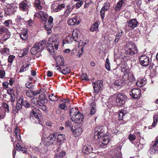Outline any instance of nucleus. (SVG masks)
Segmentation results:
<instances>
[{
    "mask_svg": "<svg viewBox=\"0 0 158 158\" xmlns=\"http://www.w3.org/2000/svg\"><path fill=\"white\" fill-rule=\"evenodd\" d=\"M34 6L35 8L39 10V11L36 12L35 15V17H37L40 19L42 21H45L47 20L48 15L46 10L44 8H42L40 5V0H35Z\"/></svg>",
    "mask_w": 158,
    "mask_h": 158,
    "instance_id": "obj_1",
    "label": "nucleus"
},
{
    "mask_svg": "<svg viewBox=\"0 0 158 158\" xmlns=\"http://www.w3.org/2000/svg\"><path fill=\"white\" fill-rule=\"evenodd\" d=\"M70 115L72 122L75 123H81L84 119L83 115L76 108L70 109Z\"/></svg>",
    "mask_w": 158,
    "mask_h": 158,
    "instance_id": "obj_2",
    "label": "nucleus"
},
{
    "mask_svg": "<svg viewBox=\"0 0 158 158\" xmlns=\"http://www.w3.org/2000/svg\"><path fill=\"white\" fill-rule=\"evenodd\" d=\"M59 44V41L56 39L55 36L52 35L49 39L46 48L50 52H54L53 46L55 49L57 50Z\"/></svg>",
    "mask_w": 158,
    "mask_h": 158,
    "instance_id": "obj_3",
    "label": "nucleus"
},
{
    "mask_svg": "<svg viewBox=\"0 0 158 158\" xmlns=\"http://www.w3.org/2000/svg\"><path fill=\"white\" fill-rule=\"evenodd\" d=\"M134 81L135 78L133 76L127 77V75H124L123 76V80L120 78L116 80L114 82V84L118 86L121 85L123 83L125 85H129V83H131Z\"/></svg>",
    "mask_w": 158,
    "mask_h": 158,
    "instance_id": "obj_4",
    "label": "nucleus"
},
{
    "mask_svg": "<svg viewBox=\"0 0 158 158\" xmlns=\"http://www.w3.org/2000/svg\"><path fill=\"white\" fill-rule=\"evenodd\" d=\"M46 43L45 40H43L40 41L37 44H35L34 46L31 50V54L33 55H35L43 50L45 46L46 45Z\"/></svg>",
    "mask_w": 158,
    "mask_h": 158,
    "instance_id": "obj_5",
    "label": "nucleus"
},
{
    "mask_svg": "<svg viewBox=\"0 0 158 158\" xmlns=\"http://www.w3.org/2000/svg\"><path fill=\"white\" fill-rule=\"evenodd\" d=\"M125 50L130 55H133L138 52L137 49L135 44L132 42H129L125 47Z\"/></svg>",
    "mask_w": 158,
    "mask_h": 158,
    "instance_id": "obj_6",
    "label": "nucleus"
},
{
    "mask_svg": "<svg viewBox=\"0 0 158 158\" xmlns=\"http://www.w3.org/2000/svg\"><path fill=\"white\" fill-rule=\"evenodd\" d=\"M56 136L54 134H51L45 138L43 143L45 145L49 146L52 144L55 141Z\"/></svg>",
    "mask_w": 158,
    "mask_h": 158,
    "instance_id": "obj_7",
    "label": "nucleus"
},
{
    "mask_svg": "<svg viewBox=\"0 0 158 158\" xmlns=\"http://www.w3.org/2000/svg\"><path fill=\"white\" fill-rule=\"evenodd\" d=\"M60 1H57L54 2L52 6V9L54 12H57L64 8V4L60 3Z\"/></svg>",
    "mask_w": 158,
    "mask_h": 158,
    "instance_id": "obj_8",
    "label": "nucleus"
},
{
    "mask_svg": "<svg viewBox=\"0 0 158 158\" xmlns=\"http://www.w3.org/2000/svg\"><path fill=\"white\" fill-rule=\"evenodd\" d=\"M104 128L103 127H98L94 129V137L95 139H99L104 135Z\"/></svg>",
    "mask_w": 158,
    "mask_h": 158,
    "instance_id": "obj_9",
    "label": "nucleus"
},
{
    "mask_svg": "<svg viewBox=\"0 0 158 158\" xmlns=\"http://www.w3.org/2000/svg\"><path fill=\"white\" fill-rule=\"evenodd\" d=\"M45 97L43 94L40 95L38 98H34L31 100L34 104L41 106V104L44 103Z\"/></svg>",
    "mask_w": 158,
    "mask_h": 158,
    "instance_id": "obj_10",
    "label": "nucleus"
},
{
    "mask_svg": "<svg viewBox=\"0 0 158 158\" xmlns=\"http://www.w3.org/2000/svg\"><path fill=\"white\" fill-rule=\"evenodd\" d=\"M103 81L99 80L95 82H92L94 92L96 93H98L100 89L103 88Z\"/></svg>",
    "mask_w": 158,
    "mask_h": 158,
    "instance_id": "obj_11",
    "label": "nucleus"
},
{
    "mask_svg": "<svg viewBox=\"0 0 158 158\" xmlns=\"http://www.w3.org/2000/svg\"><path fill=\"white\" fill-rule=\"evenodd\" d=\"M30 120L34 123L39 124L40 122V120L37 114L34 110H32L30 113Z\"/></svg>",
    "mask_w": 158,
    "mask_h": 158,
    "instance_id": "obj_12",
    "label": "nucleus"
},
{
    "mask_svg": "<svg viewBox=\"0 0 158 158\" xmlns=\"http://www.w3.org/2000/svg\"><path fill=\"white\" fill-rule=\"evenodd\" d=\"M139 60L140 64L143 66H147L150 63L149 58L146 55H144L140 56Z\"/></svg>",
    "mask_w": 158,
    "mask_h": 158,
    "instance_id": "obj_13",
    "label": "nucleus"
},
{
    "mask_svg": "<svg viewBox=\"0 0 158 158\" xmlns=\"http://www.w3.org/2000/svg\"><path fill=\"white\" fill-rule=\"evenodd\" d=\"M152 146L149 150L151 154L158 153V137H157L155 142H152Z\"/></svg>",
    "mask_w": 158,
    "mask_h": 158,
    "instance_id": "obj_14",
    "label": "nucleus"
},
{
    "mask_svg": "<svg viewBox=\"0 0 158 158\" xmlns=\"http://www.w3.org/2000/svg\"><path fill=\"white\" fill-rule=\"evenodd\" d=\"M126 96L124 94L119 93L117 95L116 101L117 103H119L120 106L124 104L126 99Z\"/></svg>",
    "mask_w": 158,
    "mask_h": 158,
    "instance_id": "obj_15",
    "label": "nucleus"
},
{
    "mask_svg": "<svg viewBox=\"0 0 158 158\" xmlns=\"http://www.w3.org/2000/svg\"><path fill=\"white\" fill-rule=\"evenodd\" d=\"M141 91L138 88L132 89L129 92V94L134 98H137L140 96Z\"/></svg>",
    "mask_w": 158,
    "mask_h": 158,
    "instance_id": "obj_16",
    "label": "nucleus"
},
{
    "mask_svg": "<svg viewBox=\"0 0 158 158\" xmlns=\"http://www.w3.org/2000/svg\"><path fill=\"white\" fill-rule=\"evenodd\" d=\"M129 27L131 29H134L138 25V22L135 19H131L127 22Z\"/></svg>",
    "mask_w": 158,
    "mask_h": 158,
    "instance_id": "obj_17",
    "label": "nucleus"
},
{
    "mask_svg": "<svg viewBox=\"0 0 158 158\" xmlns=\"http://www.w3.org/2000/svg\"><path fill=\"white\" fill-rule=\"evenodd\" d=\"M22 40L26 41L28 37V30L26 28L23 29L19 34Z\"/></svg>",
    "mask_w": 158,
    "mask_h": 158,
    "instance_id": "obj_18",
    "label": "nucleus"
},
{
    "mask_svg": "<svg viewBox=\"0 0 158 158\" xmlns=\"http://www.w3.org/2000/svg\"><path fill=\"white\" fill-rule=\"evenodd\" d=\"M19 6L20 10L23 11L27 10L29 6L28 2L26 0H24L21 2Z\"/></svg>",
    "mask_w": 158,
    "mask_h": 158,
    "instance_id": "obj_19",
    "label": "nucleus"
},
{
    "mask_svg": "<svg viewBox=\"0 0 158 158\" xmlns=\"http://www.w3.org/2000/svg\"><path fill=\"white\" fill-rule=\"evenodd\" d=\"M145 144V142L143 138L140 139L139 140V142L136 143H134L136 147L138 148L139 149H143L144 148Z\"/></svg>",
    "mask_w": 158,
    "mask_h": 158,
    "instance_id": "obj_20",
    "label": "nucleus"
},
{
    "mask_svg": "<svg viewBox=\"0 0 158 158\" xmlns=\"http://www.w3.org/2000/svg\"><path fill=\"white\" fill-rule=\"evenodd\" d=\"M79 23V20L75 17L69 19L68 22L69 25L72 26L77 25Z\"/></svg>",
    "mask_w": 158,
    "mask_h": 158,
    "instance_id": "obj_21",
    "label": "nucleus"
},
{
    "mask_svg": "<svg viewBox=\"0 0 158 158\" xmlns=\"http://www.w3.org/2000/svg\"><path fill=\"white\" fill-rule=\"evenodd\" d=\"M92 150L93 148L90 146L86 144L83 147L82 151L85 154H88L89 153L92 152Z\"/></svg>",
    "mask_w": 158,
    "mask_h": 158,
    "instance_id": "obj_22",
    "label": "nucleus"
},
{
    "mask_svg": "<svg viewBox=\"0 0 158 158\" xmlns=\"http://www.w3.org/2000/svg\"><path fill=\"white\" fill-rule=\"evenodd\" d=\"M90 109L89 114L91 115H93L96 112L97 110L95 102L92 101L90 104Z\"/></svg>",
    "mask_w": 158,
    "mask_h": 158,
    "instance_id": "obj_23",
    "label": "nucleus"
},
{
    "mask_svg": "<svg viewBox=\"0 0 158 158\" xmlns=\"http://www.w3.org/2000/svg\"><path fill=\"white\" fill-rule=\"evenodd\" d=\"M56 60L58 65L63 66L64 65V58L61 56H58L56 57Z\"/></svg>",
    "mask_w": 158,
    "mask_h": 158,
    "instance_id": "obj_24",
    "label": "nucleus"
},
{
    "mask_svg": "<svg viewBox=\"0 0 158 158\" xmlns=\"http://www.w3.org/2000/svg\"><path fill=\"white\" fill-rule=\"evenodd\" d=\"M14 136L15 138V141H20L21 139V137L20 135L19 130L18 127H16L14 133Z\"/></svg>",
    "mask_w": 158,
    "mask_h": 158,
    "instance_id": "obj_25",
    "label": "nucleus"
},
{
    "mask_svg": "<svg viewBox=\"0 0 158 158\" xmlns=\"http://www.w3.org/2000/svg\"><path fill=\"white\" fill-rule=\"evenodd\" d=\"M146 79L145 78L139 79L136 82V85L139 87H143L146 84Z\"/></svg>",
    "mask_w": 158,
    "mask_h": 158,
    "instance_id": "obj_26",
    "label": "nucleus"
},
{
    "mask_svg": "<svg viewBox=\"0 0 158 158\" xmlns=\"http://www.w3.org/2000/svg\"><path fill=\"white\" fill-rule=\"evenodd\" d=\"M29 50V48L27 47L23 50H20L18 53V56L19 57H22L27 54Z\"/></svg>",
    "mask_w": 158,
    "mask_h": 158,
    "instance_id": "obj_27",
    "label": "nucleus"
},
{
    "mask_svg": "<svg viewBox=\"0 0 158 158\" xmlns=\"http://www.w3.org/2000/svg\"><path fill=\"white\" fill-rule=\"evenodd\" d=\"M125 0H119L115 7V11H119L124 3Z\"/></svg>",
    "mask_w": 158,
    "mask_h": 158,
    "instance_id": "obj_28",
    "label": "nucleus"
},
{
    "mask_svg": "<svg viewBox=\"0 0 158 158\" xmlns=\"http://www.w3.org/2000/svg\"><path fill=\"white\" fill-rule=\"evenodd\" d=\"M15 143H14V145L15 147ZM16 149L17 150L21 151L23 153H25L27 151L26 149L25 148L21 146L19 143H17L16 144Z\"/></svg>",
    "mask_w": 158,
    "mask_h": 158,
    "instance_id": "obj_29",
    "label": "nucleus"
},
{
    "mask_svg": "<svg viewBox=\"0 0 158 158\" xmlns=\"http://www.w3.org/2000/svg\"><path fill=\"white\" fill-rule=\"evenodd\" d=\"M158 121V114L154 115L153 117V122L152 125L148 127L149 129H152V127H154L157 124Z\"/></svg>",
    "mask_w": 158,
    "mask_h": 158,
    "instance_id": "obj_30",
    "label": "nucleus"
},
{
    "mask_svg": "<svg viewBox=\"0 0 158 158\" xmlns=\"http://www.w3.org/2000/svg\"><path fill=\"white\" fill-rule=\"evenodd\" d=\"M109 143L108 139H105L104 137H102L100 139L99 145L101 146H102L104 145H106Z\"/></svg>",
    "mask_w": 158,
    "mask_h": 158,
    "instance_id": "obj_31",
    "label": "nucleus"
},
{
    "mask_svg": "<svg viewBox=\"0 0 158 158\" xmlns=\"http://www.w3.org/2000/svg\"><path fill=\"white\" fill-rule=\"evenodd\" d=\"M82 131V128L80 127H78L75 129L74 128V131H72L74 134H75L76 136H79L81 134Z\"/></svg>",
    "mask_w": 158,
    "mask_h": 158,
    "instance_id": "obj_32",
    "label": "nucleus"
},
{
    "mask_svg": "<svg viewBox=\"0 0 158 158\" xmlns=\"http://www.w3.org/2000/svg\"><path fill=\"white\" fill-rule=\"evenodd\" d=\"M72 122L68 120L66 121L65 123V126L66 127H69L72 131H73L75 127L73 126Z\"/></svg>",
    "mask_w": 158,
    "mask_h": 158,
    "instance_id": "obj_33",
    "label": "nucleus"
},
{
    "mask_svg": "<svg viewBox=\"0 0 158 158\" xmlns=\"http://www.w3.org/2000/svg\"><path fill=\"white\" fill-rule=\"evenodd\" d=\"M108 129V131H110V135H116L120 132V131H118V129H116L115 127H113L112 128H111V127H109ZM109 132H110L109 131Z\"/></svg>",
    "mask_w": 158,
    "mask_h": 158,
    "instance_id": "obj_34",
    "label": "nucleus"
},
{
    "mask_svg": "<svg viewBox=\"0 0 158 158\" xmlns=\"http://www.w3.org/2000/svg\"><path fill=\"white\" fill-rule=\"evenodd\" d=\"M23 101V98H22V97L19 98L18 100L16 106L17 107V108L18 110H20L22 109V106L23 105V104L22 103Z\"/></svg>",
    "mask_w": 158,
    "mask_h": 158,
    "instance_id": "obj_35",
    "label": "nucleus"
},
{
    "mask_svg": "<svg viewBox=\"0 0 158 158\" xmlns=\"http://www.w3.org/2000/svg\"><path fill=\"white\" fill-rule=\"evenodd\" d=\"M121 152L118 151L116 152H113L111 158H122L121 156Z\"/></svg>",
    "mask_w": 158,
    "mask_h": 158,
    "instance_id": "obj_36",
    "label": "nucleus"
},
{
    "mask_svg": "<svg viewBox=\"0 0 158 158\" xmlns=\"http://www.w3.org/2000/svg\"><path fill=\"white\" fill-rule=\"evenodd\" d=\"M73 39L71 36H69L66 37V38L63 40V45L66 44H70L73 41Z\"/></svg>",
    "mask_w": 158,
    "mask_h": 158,
    "instance_id": "obj_37",
    "label": "nucleus"
},
{
    "mask_svg": "<svg viewBox=\"0 0 158 158\" xmlns=\"http://www.w3.org/2000/svg\"><path fill=\"white\" fill-rule=\"evenodd\" d=\"M56 140L58 142H61L65 140V136L63 134H59L57 137Z\"/></svg>",
    "mask_w": 158,
    "mask_h": 158,
    "instance_id": "obj_38",
    "label": "nucleus"
},
{
    "mask_svg": "<svg viewBox=\"0 0 158 158\" xmlns=\"http://www.w3.org/2000/svg\"><path fill=\"white\" fill-rule=\"evenodd\" d=\"M5 12L6 15H11L15 12V10H13L10 7H9L6 10H5Z\"/></svg>",
    "mask_w": 158,
    "mask_h": 158,
    "instance_id": "obj_39",
    "label": "nucleus"
},
{
    "mask_svg": "<svg viewBox=\"0 0 158 158\" xmlns=\"http://www.w3.org/2000/svg\"><path fill=\"white\" fill-rule=\"evenodd\" d=\"M73 39L75 41H78V31L77 30H74L72 34Z\"/></svg>",
    "mask_w": 158,
    "mask_h": 158,
    "instance_id": "obj_40",
    "label": "nucleus"
},
{
    "mask_svg": "<svg viewBox=\"0 0 158 158\" xmlns=\"http://www.w3.org/2000/svg\"><path fill=\"white\" fill-rule=\"evenodd\" d=\"M98 24L97 22H95L91 26L90 30L92 31H97L98 29Z\"/></svg>",
    "mask_w": 158,
    "mask_h": 158,
    "instance_id": "obj_41",
    "label": "nucleus"
},
{
    "mask_svg": "<svg viewBox=\"0 0 158 158\" xmlns=\"http://www.w3.org/2000/svg\"><path fill=\"white\" fill-rule=\"evenodd\" d=\"M30 65L29 64H23L20 68L19 71L22 72L26 71L28 69Z\"/></svg>",
    "mask_w": 158,
    "mask_h": 158,
    "instance_id": "obj_42",
    "label": "nucleus"
},
{
    "mask_svg": "<svg viewBox=\"0 0 158 158\" xmlns=\"http://www.w3.org/2000/svg\"><path fill=\"white\" fill-rule=\"evenodd\" d=\"M49 98L50 100L52 101H57L59 99L56 95L54 94H51L49 95Z\"/></svg>",
    "mask_w": 158,
    "mask_h": 158,
    "instance_id": "obj_43",
    "label": "nucleus"
},
{
    "mask_svg": "<svg viewBox=\"0 0 158 158\" xmlns=\"http://www.w3.org/2000/svg\"><path fill=\"white\" fill-rule=\"evenodd\" d=\"M122 71L124 73H126L127 72L128 67L127 64H122L121 66Z\"/></svg>",
    "mask_w": 158,
    "mask_h": 158,
    "instance_id": "obj_44",
    "label": "nucleus"
},
{
    "mask_svg": "<svg viewBox=\"0 0 158 158\" xmlns=\"http://www.w3.org/2000/svg\"><path fill=\"white\" fill-rule=\"evenodd\" d=\"M126 113L123 110H120L118 113V120H123V117L125 116Z\"/></svg>",
    "mask_w": 158,
    "mask_h": 158,
    "instance_id": "obj_45",
    "label": "nucleus"
},
{
    "mask_svg": "<svg viewBox=\"0 0 158 158\" xmlns=\"http://www.w3.org/2000/svg\"><path fill=\"white\" fill-rule=\"evenodd\" d=\"M9 7H10L13 10H15V12L16 11L17 9V6L18 5L17 3L14 2L13 3L9 4Z\"/></svg>",
    "mask_w": 158,
    "mask_h": 158,
    "instance_id": "obj_46",
    "label": "nucleus"
},
{
    "mask_svg": "<svg viewBox=\"0 0 158 158\" xmlns=\"http://www.w3.org/2000/svg\"><path fill=\"white\" fill-rule=\"evenodd\" d=\"M70 72V69L69 67H66L62 70L61 73L67 75L69 74Z\"/></svg>",
    "mask_w": 158,
    "mask_h": 158,
    "instance_id": "obj_47",
    "label": "nucleus"
},
{
    "mask_svg": "<svg viewBox=\"0 0 158 158\" xmlns=\"http://www.w3.org/2000/svg\"><path fill=\"white\" fill-rule=\"evenodd\" d=\"M53 20V18L52 16H49L48 21V24L49 27L50 31H51V29L52 26V22Z\"/></svg>",
    "mask_w": 158,
    "mask_h": 158,
    "instance_id": "obj_48",
    "label": "nucleus"
},
{
    "mask_svg": "<svg viewBox=\"0 0 158 158\" xmlns=\"http://www.w3.org/2000/svg\"><path fill=\"white\" fill-rule=\"evenodd\" d=\"M105 66L106 69L107 70L109 71L110 69V63L109 60L108 58H107L106 60V62L105 63Z\"/></svg>",
    "mask_w": 158,
    "mask_h": 158,
    "instance_id": "obj_49",
    "label": "nucleus"
},
{
    "mask_svg": "<svg viewBox=\"0 0 158 158\" xmlns=\"http://www.w3.org/2000/svg\"><path fill=\"white\" fill-rule=\"evenodd\" d=\"M0 52L1 54H3L5 53L8 54L9 53V49L6 48H2L0 50Z\"/></svg>",
    "mask_w": 158,
    "mask_h": 158,
    "instance_id": "obj_50",
    "label": "nucleus"
},
{
    "mask_svg": "<svg viewBox=\"0 0 158 158\" xmlns=\"http://www.w3.org/2000/svg\"><path fill=\"white\" fill-rule=\"evenodd\" d=\"M65 152L61 151L59 153L57 152L56 155L58 157L62 158V157L65 156Z\"/></svg>",
    "mask_w": 158,
    "mask_h": 158,
    "instance_id": "obj_51",
    "label": "nucleus"
},
{
    "mask_svg": "<svg viewBox=\"0 0 158 158\" xmlns=\"http://www.w3.org/2000/svg\"><path fill=\"white\" fill-rule=\"evenodd\" d=\"M110 6V3L109 2H106L104 3V6L102 8H104V10H107L109 9Z\"/></svg>",
    "mask_w": 158,
    "mask_h": 158,
    "instance_id": "obj_52",
    "label": "nucleus"
},
{
    "mask_svg": "<svg viewBox=\"0 0 158 158\" xmlns=\"http://www.w3.org/2000/svg\"><path fill=\"white\" fill-rule=\"evenodd\" d=\"M26 94L27 96L29 97H34L33 91L30 90H29L26 91Z\"/></svg>",
    "mask_w": 158,
    "mask_h": 158,
    "instance_id": "obj_53",
    "label": "nucleus"
},
{
    "mask_svg": "<svg viewBox=\"0 0 158 158\" xmlns=\"http://www.w3.org/2000/svg\"><path fill=\"white\" fill-rule=\"evenodd\" d=\"M3 107L4 108L5 110V112H7L8 113L10 111V110L9 109V106L8 105H7L6 103H5L3 104Z\"/></svg>",
    "mask_w": 158,
    "mask_h": 158,
    "instance_id": "obj_54",
    "label": "nucleus"
},
{
    "mask_svg": "<svg viewBox=\"0 0 158 158\" xmlns=\"http://www.w3.org/2000/svg\"><path fill=\"white\" fill-rule=\"evenodd\" d=\"M106 10L104 9V8H102L100 11V14L102 19H103L105 17V14Z\"/></svg>",
    "mask_w": 158,
    "mask_h": 158,
    "instance_id": "obj_55",
    "label": "nucleus"
},
{
    "mask_svg": "<svg viewBox=\"0 0 158 158\" xmlns=\"http://www.w3.org/2000/svg\"><path fill=\"white\" fill-rule=\"evenodd\" d=\"M7 31V29L5 27L2 26L0 27V34L5 33Z\"/></svg>",
    "mask_w": 158,
    "mask_h": 158,
    "instance_id": "obj_56",
    "label": "nucleus"
},
{
    "mask_svg": "<svg viewBox=\"0 0 158 158\" xmlns=\"http://www.w3.org/2000/svg\"><path fill=\"white\" fill-rule=\"evenodd\" d=\"M128 138L130 141L132 143H133L132 141H134L135 139L136 136L134 135L130 134L129 135Z\"/></svg>",
    "mask_w": 158,
    "mask_h": 158,
    "instance_id": "obj_57",
    "label": "nucleus"
},
{
    "mask_svg": "<svg viewBox=\"0 0 158 158\" xmlns=\"http://www.w3.org/2000/svg\"><path fill=\"white\" fill-rule=\"evenodd\" d=\"M78 2L76 4V7L77 9L79 8L83 4V2L82 1H77Z\"/></svg>",
    "mask_w": 158,
    "mask_h": 158,
    "instance_id": "obj_58",
    "label": "nucleus"
},
{
    "mask_svg": "<svg viewBox=\"0 0 158 158\" xmlns=\"http://www.w3.org/2000/svg\"><path fill=\"white\" fill-rule=\"evenodd\" d=\"M7 94L10 95V96L15 94L14 93V89H8L7 91Z\"/></svg>",
    "mask_w": 158,
    "mask_h": 158,
    "instance_id": "obj_59",
    "label": "nucleus"
},
{
    "mask_svg": "<svg viewBox=\"0 0 158 158\" xmlns=\"http://www.w3.org/2000/svg\"><path fill=\"white\" fill-rule=\"evenodd\" d=\"M15 58V56L13 55H10L9 56L8 58V61L10 63H12Z\"/></svg>",
    "mask_w": 158,
    "mask_h": 158,
    "instance_id": "obj_60",
    "label": "nucleus"
},
{
    "mask_svg": "<svg viewBox=\"0 0 158 158\" xmlns=\"http://www.w3.org/2000/svg\"><path fill=\"white\" fill-rule=\"evenodd\" d=\"M23 105L25 107H30V104L27 101H24V99L23 98Z\"/></svg>",
    "mask_w": 158,
    "mask_h": 158,
    "instance_id": "obj_61",
    "label": "nucleus"
},
{
    "mask_svg": "<svg viewBox=\"0 0 158 158\" xmlns=\"http://www.w3.org/2000/svg\"><path fill=\"white\" fill-rule=\"evenodd\" d=\"M81 78L82 80L87 81V75L86 74H83L81 76Z\"/></svg>",
    "mask_w": 158,
    "mask_h": 158,
    "instance_id": "obj_62",
    "label": "nucleus"
},
{
    "mask_svg": "<svg viewBox=\"0 0 158 158\" xmlns=\"http://www.w3.org/2000/svg\"><path fill=\"white\" fill-rule=\"evenodd\" d=\"M74 6H73L69 5L67 6L66 10L68 11V12H71L74 8Z\"/></svg>",
    "mask_w": 158,
    "mask_h": 158,
    "instance_id": "obj_63",
    "label": "nucleus"
},
{
    "mask_svg": "<svg viewBox=\"0 0 158 158\" xmlns=\"http://www.w3.org/2000/svg\"><path fill=\"white\" fill-rule=\"evenodd\" d=\"M5 75L4 71L0 69V78H3Z\"/></svg>",
    "mask_w": 158,
    "mask_h": 158,
    "instance_id": "obj_64",
    "label": "nucleus"
}]
</instances>
